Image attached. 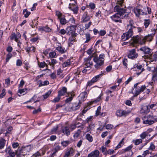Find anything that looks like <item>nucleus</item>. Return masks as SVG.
<instances>
[{"mask_svg": "<svg viewBox=\"0 0 157 157\" xmlns=\"http://www.w3.org/2000/svg\"><path fill=\"white\" fill-rule=\"evenodd\" d=\"M152 79L155 81V80H157V73L154 71L153 74Z\"/></svg>", "mask_w": 157, "mask_h": 157, "instance_id": "obj_64", "label": "nucleus"}, {"mask_svg": "<svg viewBox=\"0 0 157 157\" xmlns=\"http://www.w3.org/2000/svg\"><path fill=\"white\" fill-rule=\"evenodd\" d=\"M90 19V17L88 15L86 12H85L83 14L82 18V21L83 22H86L89 21Z\"/></svg>", "mask_w": 157, "mask_h": 157, "instance_id": "obj_24", "label": "nucleus"}, {"mask_svg": "<svg viewBox=\"0 0 157 157\" xmlns=\"http://www.w3.org/2000/svg\"><path fill=\"white\" fill-rule=\"evenodd\" d=\"M143 57L145 59L149 57L151 59L153 60V61H156L157 60V54H155L153 55H152V54H151L149 56H143Z\"/></svg>", "mask_w": 157, "mask_h": 157, "instance_id": "obj_34", "label": "nucleus"}, {"mask_svg": "<svg viewBox=\"0 0 157 157\" xmlns=\"http://www.w3.org/2000/svg\"><path fill=\"white\" fill-rule=\"evenodd\" d=\"M95 82L94 81L91 79L90 81H89L86 84V89L87 88L88 86H90L94 84Z\"/></svg>", "mask_w": 157, "mask_h": 157, "instance_id": "obj_59", "label": "nucleus"}, {"mask_svg": "<svg viewBox=\"0 0 157 157\" xmlns=\"http://www.w3.org/2000/svg\"><path fill=\"white\" fill-rule=\"evenodd\" d=\"M63 133L67 136H69L70 134V131L69 127L68 126L63 127L62 129Z\"/></svg>", "mask_w": 157, "mask_h": 157, "instance_id": "obj_23", "label": "nucleus"}, {"mask_svg": "<svg viewBox=\"0 0 157 157\" xmlns=\"http://www.w3.org/2000/svg\"><path fill=\"white\" fill-rule=\"evenodd\" d=\"M144 24L145 28H147L149 25L150 21L149 19H145L144 20Z\"/></svg>", "mask_w": 157, "mask_h": 157, "instance_id": "obj_50", "label": "nucleus"}, {"mask_svg": "<svg viewBox=\"0 0 157 157\" xmlns=\"http://www.w3.org/2000/svg\"><path fill=\"white\" fill-rule=\"evenodd\" d=\"M12 56V55L11 53H9L7 54L6 59V63L8 62L9 61L10 59Z\"/></svg>", "mask_w": 157, "mask_h": 157, "instance_id": "obj_58", "label": "nucleus"}, {"mask_svg": "<svg viewBox=\"0 0 157 157\" xmlns=\"http://www.w3.org/2000/svg\"><path fill=\"white\" fill-rule=\"evenodd\" d=\"M56 16H57L58 19L59 20L60 23L62 25H64L68 22V21L66 19L65 16L63 15L60 11H56Z\"/></svg>", "mask_w": 157, "mask_h": 157, "instance_id": "obj_8", "label": "nucleus"}, {"mask_svg": "<svg viewBox=\"0 0 157 157\" xmlns=\"http://www.w3.org/2000/svg\"><path fill=\"white\" fill-rule=\"evenodd\" d=\"M86 138L90 142H92L93 140L92 136L90 134H87L86 135Z\"/></svg>", "mask_w": 157, "mask_h": 157, "instance_id": "obj_47", "label": "nucleus"}, {"mask_svg": "<svg viewBox=\"0 0 157 157\" xmlns=\"http://www.w3.org/2000/svg\"><path fill=\"white\" fill-rule=\"evenodd\" d=\"M76 36H71L68 39V45L71 47V46L74 44V43L75 41L76 38L75 37Z\"/></svg>", "mask_w": 157, "mask_h": 157, "instance_id": "obj_20", "label": "nucleus"}, {"mask_svg": "<svg viewBox=\"0 0 157 157\" xmlns=\"http://www.w3.org/2000/svg\"><path fill=\"white\" fill-rule=\"evenodd\" d=\"M80 97L82 100H84L85 98L87 97V93L86 92L82 93L80 95Z\"/></svg>", "mask_w": 157, "mask_h": 157, "instance_id": "obj_45", "label": "nucleus"}, {"mask_svg": "<svg viewBox=\"0 0 157 157\" xmlns=\"http://www.w3.org/2000/svg\"><path fill=\"white\" fill-rule=\"evenodd\" d=\"M137 69L139 71L140 70V72H137V74L138 75H140L141 73L144 71V68H142V66L141 65L138 66L137 65L136 66Z\"/></svg>", "mask_w": 157, "mask_h": 157, "instance_id": "obj_46", "label": "nucleus"}, {"mask_svg": "<svg viewBox=\"0 0 157 157\" xmlns=\"http://www.w3.org/2000/svg\"><path fill=\"white\" fill-rule=\"evenodd\" d=\"M128 114V113L126 111L121 110H117L116 113V115L120 117L123 116H125Z\"/></svg>", "mask_w": 157, "mask_h": 157, "instance_id": "obj_21", "label": "nucleus"}, {"mask_svg": "<svg viewBox=\"0 0 157 157\" xmlns=\"http://www.w3.org/2000/svg\"><path fill=\"white\" fill-rule=\"evenodd\" d=\"M81 131L80 129H78L75 133L74 135V138H78L80 134L81 133Z\"/></svg>", "mask_w": 157, "mask_h": 157, "instance_id": "obj_55", "label": "nucleus"}, {"mask_svg": "<svg viewBox=\"0 0 157 157\" xmlns=\"http://www.w3.org/2000/svg\"><path fill=\"white\" fill-rule=\"evenodd\" d=\"M134 23L132 20L129 21V24L127 25V28L128 29L127 33L129 35L132 36L133 34V29L136 28L134 26Z\"/></svg>", "mask_w": 157, "mask_h": 157, "instance_id": "obj_10", "label": "nucleus"}, {"mask_svg": "<svg viewBox=\"0 0 157 157\" xmlns=\"http://www.w3.org/2000/svg\"><path fill=\"white\" fill-rule=\"evenodd\" d=\"M124 138H123L122 140L119 142V144L116 147V149L119 148L121 147V146H123L124 144Z\"/></svg>", "mask_w": 157, "mask_h": 157, "instance_id": "obj_53", "label": "nucleus"}, {"mask_svg": "<svg viewBox=\"0 0 157 157\" xmlns=\"http://www.w3.org/2000/svg\"><path fill=\"white\" fill-rule=\"evenodd\" d=\"M108 145V140L105 142V145L101 147V151L104 155H106L107 151L106 146Z\"/></svg>", "mask_w": 157, "mask_h": 157, "instance_id": "obj_33", "label": "nucleus"}, {"mask_svg": "<svg viewBox=\"0 0 157 157\" xmlns=\"http://www.w3.org/2000/svg\"><path fill=\"white\" fill-rule=\"evenodd\" d=\"M80 105L79 104L74 103L71 107L70 111H75L78 109L80 107Z\"/></svg>", "mask_w": 157, "mask_h": 157, "instance_id": "obj_36", "label": "nucleus"}, {"mask_svg": "<svg viewBox=\"0 0 157 157\" xmlns=\"http://www.w3.org/2000/svg\"><path fill=\"white\" fill-rule=\"evenodd\" d=\"M147 133L146 132H143L140 135V136L142 139H144L147 136Z\"/></svg>", "mask_w": 157, "mask_h": 157, "instance_id": "obj_52", "label": "nucleus"}, {"mask_svg": "<svg viewBox=\"0 0 157 157\" xmlns=\"http://www.w3.org/2000/svg\"><path fill=\"white\" fill-rule=\"evenodd\" d=\"M103 73H102L94 77L92 79L95 83L100 80L102 76L103 75Z\"/></svg>", "mask_w": 157, "mask_h": 157, "instance_id": "obj_32", "label": "nucleus"}, {"mask_svg": "<svg viewBox=\"0 0 157 157\" xmlns=\"http://www.w3.org/2000/svg\"><path fill=\"white\" fill-rule=\"evenodd\" d=\"M61 149L60 146L57 144H55L54 145L53 149L52 150L53 151L51 157H54L56 155V154Z\"/></svg>", "mask_w": 157, "mask_h": 157, "instance_id": "obj_14", "label": "nucleus"}, {"mask_svg": "<svg viewBox=\"0 0 157 157\" xmlns=\"http://www.w3.org/2000/svg\"><path fill=\"white\" fill-rule=\"evenodd\" d=\"M21 35L18 33L16 34L15 33H12L10 37L11 40H14L16 42H18L19 39L21 37Z\"/></svg>", "mask_w": 157, "mask_h": 157, "instance_id": "obj_16", "label": "nucleus"}, {"mask_svg": "<svg viewBox=\"0 0 157 157\" xmlns=\"http://www.w3.org/2000/svg\"><path fill=\"white\" fill-rule=\"evenodd\" d=\"M95 125L94 124H90L89 126L87 127L86 132H90V133H91V131L93 130L94 127H95Z\"/></svg>", "mask_w": 157, "mask_h": 157, "instance_id": "obj_38", "label": "nucleus"}, {"mask_svg": "<svg viewBox=\"0 0 157 157\" xmlns=\"http://www.w3.org/2000/svg\"><path fill=\"white\" fill-rule=\"evenodd\" d=\"M92 57H93V60L95 63L94 65L95 68L97 69H99L104 63L105 55L104 54H101L99 55V57H98L96 56V53H94L92 55Z\"/></svg>", "mask_w": 157, "mask_h": 157, "instance_id": "obj_2", "label": "nucleus"}, {"mask_svg": "<svg viewBox=\"0 0 157 157\" xmlns=\"http://www.w3.org/2000/svg\"><path fill=\"white\" fill-rule=\"evenodd\" d=\"M6 140L1 138L0 139V149L3 148L5 146Z\"/></svg>", "mask_w": 157, "mask_h": 157, "instance_id": "obj_41", "label": "nucleus"}, {"mask_svg": "<svg viewBox=\"0 0 157 157\" xmlns=\"http://www.w3.org/2000/svg\"><path fill=\"white\" fill-rule=\"evenodd\" d=\"M74 95L72 93H68L67 94L66 96L67 97H69L65 100L66 103H67L71 101L72 100Z\"/></svg>", "mask_w": 157, "mask_h": 157, "instance_id": "obj_22", "label": "nucleus"}, {"mask_svg": "<svg viewBox=\"0 0 157 157\" xmlns=\"http://www.w3.org/2000/svg\"><path fill=\"white\" fill-rule=\"evenodd\" d=\"M74 152L73 149L72 148H70L66 152L64 157H68L69 156H71L73 155V153Z\"/></svg>", "mask_w": 157, "mask_h": 157, "instance_id": "obj_27", "label": "nucleus"}, {"mask_svg": "<svg viewBox=\"0 0 157 157\" xmlns=\"http://www.w3.org/2000/svg\"><path fill=\"white\" fill-rule=\"evenodd\" d=\"M58 95L61 96L64 95L67 93V88L65 87H63L58 92Z\"/></svg>", "mask_w": 157, "mask_h": 157, "instance_id": "obj_17", "label": "nucleus"}, {"mask_svg": "<svg viewBox=\"0 0 157 157\" xmlns=\"http://www.w3.org/2000/svg\"><path fill=\"white\" fill-rule=\"evenodd\" d=\"M70 142L68 140L64 141L61 143V144L64 147L67 146L70 143Z\"/></svg>", "mask_w": 157, "mask_h": 157, "instance_id": "obj_56", "label": "nucleus"}, {"mask_svg": "<svg viewBox=\"0 0 157 157\" xmlns=\"http://www.w3.org/2000/svg\"><path fill=\"white\" fill-rule=\"evenodd\" d=\"M39 39V37L38 36H37L35 37L32 38L30 40V41L32 43H35Z\"/></svg>", "mask_w": 157, "mask_h": 157, "instance_id": "obj_62", "label": "nucleus"}, {"mask_svg": "<svg viewBox=\"0 0 157 157\" xmlns=\"http://www.w3.org/2000/svg\"><path fill=\"white\" fill-rule=\"evenodd\" d=\"M146 40L144 37L142 36L137 35L133 38L132 41L131 42L132 45L134 46V44L138 43L142 45L145 44Z\"/></svg>", "mask_w": 157, "mask_h": 157, "instance_id": "obj_7", "label": "nucleus"}, {"mask_svg": "<svg viewBox=\"0 0 157 157\" xmlns=\"http://www.w3.org/2000/svg\"><path fill=\"white\" fill-rule=\"evenodd\" d=\"M61 99V97L58 95L57 96L55 97L53 100L51 101L53 103H56L59 102Z\"/></svg>", "mask_w": 157, "mask_h": 157, "instance_id": "obj_48", "label": "nucleus"}, {"mask_svg": "<svg viewBox=\"0 0 157 157\" xmlns=\"http://www.w3.org/2000/svg\"><path fill=\"white\" fill-rule=\"evenodd\" d=\"M67 34L71 35V36H77V34L75 33V29L73 26H69L66 29Z\"/></svg>", "mask_w": 157, "mask_h": 157, "instance_id": "obj_11", "label": "nucleus"}, {"mask_svg": "<svg viewBox=\"0 0 157 157\" xmlns=\"http://www.w3.org/2000/svg\"><path fill=\"white\" fill-rule=\"evenodd\" d=\"M99 151L98 150H95L92 151L88 155V157H99Z\"/></svg>", "mask_w": 157, "mask_h": 157, "instance_id": "obj_19", "label": "nucleus"}, {"mask_svg": "<svg viewBox=\"0 0 157 157\" xmlns=\"http://www.w3.org/2000/svg\"><path fill=\"white\" fill-rule=\"evenodd\" d=\"M87 67L83 66H81L80 67L77 68V71L76 74L77 75H78L80 74V72H81L82 71V73H86L88 70V69H87Z\"/></svg>", "mask_w": 157, "mask_h": 157, "instance_id": "obj_18", "label": "nucleus"}, {"mask_svg": "<svg viewBox=\"0 0 157 157\" xmlns=\"http://www.w3.org/2000/svg\"><path fill=\"white\" fill-rule=\"evenodd\" d=\"M72 64V62L70 59H68L67 61H65L62 64L63 68L67 67H69Z\"/></svg>", "mask_w": 157, "mask_h": 157, "instance_id": "obj_25", "label": "nucleus"}, {"mask_svg": "<svg viewBox=\"0 0 157 157\" xmlns=\"http://www.w3.org/2000/svg\"><path fill=\"white\" fill-rule=\"evenodd\" d=\"M56 49L61 54L64 53L66 52L65 48L61 46L56 47Z\"/></svg>", "mask_w": 157, "mask_h": 157, "instance_id": "obj_37", "label": "nucleus"}, {"mask_svg": "<svg viewBox=\"0 0 157 157\" xmlns=\"http://www.w3.org/2000/svg\"><path fill=\"white\" fill-rule=\"evenodd\" d=\"M52 91L49 90L45 94L43 95L44 99L47 98L51 94Z\"/></svg>", "mask_w": 157, "mask_h": 157, "instance_id": "obj_51", "label": "nucleus"}, {"mask_svg": "<svg viewBox=\"0 0 157 157\" xmlns=\"http://www.w3.org/2000/svg\"><path fill=\"white\" fill-rule=\"evenodd\" d=\"M58 63V60L56 59H51V61L49 62V65L51 66V67L53 69L55 68V65Z\"/></svg>", "mask_w": 157, "mask_h": 157, "instance_id": "obj_26", "label": "nucleus"}, {"mask_svg": "<svg viewBox=\"0 0 157 157\" xmlns=\"http://www.w3.org/2000/svg\"><path fill=\"white\" fill-rule=\"evenodd\" d=\"M144 124L151 125L157 121V118L154 117L152 115H149L144 116L142 118Z\"/></svg>", "mask_w": 157, "mask_h": 157, "instance_id": "obj_5", "label": "nucleus"}, {"mask_svg": "<svg viewBox=\"0 0 157 157\" xmlns=\"http://www.w3.org/2000/svg\"><path fill=\"white\" fill-rule=\"evenodd\" d=\"M39 87L42 86H44L48 85L49 84V82L48 80H45L44 82H42V81L40 80L39 81Z\"/></svg>", "mask_w": 157, "mask_h": 157, "instance_id": "obj_39", "label": "nucleus"}, {"mask_svg": "<svg viewBox=\"0 0 157 157\" xmlns=\"http://www.w3.org/2000/svg\"><path fill=\"white\" fill-rule=\"evenodd\" d=\"M140 50L143 51L145 54H149L151 52V49L145 46L140 48Z\"/></svg>", "mask_w": 157, "mask_h": 157, "instance_id": "obj_31", "label": "nucleus"}, {"mask_svg": "<svg viewBox=\"0 0 157 157\" xmlns=\"http://www.w3.org/2000/svg\"><path fill=\"white\" fill-rule=\"evenodd\" d=\"M102 94H100V95L97 98V99L93 101H90L88 103V104L89 105H92L94 103H96L99 101L101 99V97Z\"/></svg>", "mask_w": 157, "mask_h": 157, "instance_id": "obj_35", "label": "nucleus"}, {"mask_svg": "<svg viewBox=\"0 0 157 157\" xmlns=\"http://www.w3.org/2000/svg\"><path fill=\"white\" fill-rule=\"evenodd\" d=\"M154 34L153 33L148 34V35L145 36V40L148 41H151Z\"/></svg>", "mask_w": 157, "mask_h": 157, "instance_id": "obj_40", "label": "nucleus"}, {"mask_svg": "<svg viewBox=\"0 0 157 157\" xmlns=\"http://www.w3.org/2000/svg\"><path fill=\"white\" fill-rule=\"evenodd\" d=\"M35 47L32 46L30 47L25 48V50L27 52L29 53L31 51H33L34 52L35 50Z\"/></svg>", "mask_w": 157, "mask_h": 157, "instance_id": "obj_43", "label": "nucleus"}, {"mask_svg": "<svg viewBox=\"0 0 157 157\" xmlns=\"http://www.w3.org/2000/svg\"><path fill=\"white\" fill-rule=\"evenodd\" d=\"M31 145L22 147L21 148L19 147L16 151V154L20 157L21 155L24 156L27 155L31 150Z\"/></svg>", "mask_w": 157, "mask_h": 157, "instance_id": "obj_3", "label": "nucleus"}, {"mask_svg": "<svg viewBox=\"0 0 157 157\" xmlns=\"http://www.w3.org/2000/svg\"><path fill=\"white\" fill-rule=\"evenodd\" d=\"M132 146L131 145H130L128 147H127L126 148H125L123 149V152H125L126 151H129L132 148Z\"/></svg>", "mask_w": 157, "mask_h": 157, "instance_id": "obj_60", "label": "nucleus"}, {"mask_svg": "<svg viewBox=\"0 0 157 157\" xmlns=\"http://www.w3.org/2000/svg\"><path fill=\"white\" fill-rule=\"evenodd\" d=\"M23 13L25 17H28L30 14V12L29 11H28L27 9H25L24 10Z\"/></svg>", "mask_w": 157, "mask_h": 157, "instance_id": "obj_49", "label": "nucleus"}, {"mask_svg": "<svg viewBox=\"0 0 157 157\" xmlns=\"http://www.w3.org/2000/svg\"><path fill=\"white\" fill-rule=\"evenodd\" d=\"M124 0H118L117 3L118 5H116L114 8L115 12H117L122 19L126 18L128 17V14L126 12V9L122 7V4Z\"/></svg>", "mask_w": 157, "mask_h": 157, "instance_id": "obj_1", "label": "nucleus"}, {"mask_svg": "<svg viewBox=\"0 0 157 157\" xmlns=\"http://www.w3.org/2000/svg\"><path fill=\"white\" fill-rule=\"evenodd\" d=\"M117 86L114 85L110 87V90H109V93H112L116 89Z\"/></svg>", "mask_w": 157, "mask_h": 157, "instance_id": "obj_57", "label": "nucleus"}, {"mask_svg": "<svg viewBox=\"0 0 157 157\" xmlns=\"http://www.w3.org/2000/svg\"><path fill=\"white\" fill-rule=\"evenodd\" d=\"M133 142L134 143L135 145H138L142 143V140L141 139H137L135 140H133Z\"/></svg>", "mask_w": 157, "mask_h": 157, "instance_id": "obj_44", "label": "nucleus"}, {"mask_svg": "<svg viewBox=\"0 0 157 157\" xmlns=\"http://www.w3.org/2000/svg\"><path fill=\"white\" fill-rule=\"evenodd\" d=\"M92 58V56L90 57H88L87 58H85L84 61L85 62V64L83 66L87 67V68H89L91 66L92 64V62H90V60Z\"/></svg>", "mask_w": 157, "mask_h": 157, "instance_id": "obj_15", "label": "nucleus"}, {"mask_svg": "<svg viewBox=\"0 0 157 157\" xmlns=\"http://www.w3.org/2000/svg\"><path fill=\"white\" fill-rule=\"evenodd\" d=\"M39 29L40 31H44L46 32H50L52 30L47 25L40 27L39 28Z\"/></svg>", "mask_w": 157, "mask_h": 157, "instance_id": "obj_30", "label": "nucleus"}, {"mask_svg": "<svg viewBox=\"0 0 157 157\" xmlns=\"http://www.w3.org/2000/svg\"><path fill=\"white\" fill-rule=\"evenodd\" d=\"M106 32L104 30H100L99 32V36H103L105 34Z\"/></svg>", "mask_w": 157, "mask_h": 157, "instance_id": "obj_63", "label": "nucleus"}, {"mask_svg": "<svg viewBox=\"0 0 157 157\" xmlns=\"http://www.w3.org/2000/svg\"><path fill=\"white\" fill-rule=\"evenodd\" d=\"M134 10L136 16L138 17H139L140 15H145L147 14L146 8L140 5H138L135 8Z\"/></svg>", "mask_w": 157, "mask_h": 157, "instance_id": "obj_4", "label": "nucleus"}, {"mask_svg": "<svg viewBox=\"0 0 157 157\" xmlns=\"http://www.w3.org/2000/svg\"><path fill=\"white\" fill-rule=\"evenodd\" d=\"M85 37L86 40L85 42V43H87L90 41L91 39V37L90 34L88 33H86L85 34Z\"/></svg>", "mask_w": 157, "mask_h": 157, "instance_id": "obj_42", "label": "nucleus"}, {"mask_svg": "<svg viewBox=\"0 0 157 157\" xmlns=\"http://www.w3.org/2000/svg\"><path fill=\"white\" fill-rule=\"evenodd\" d=\"M110 17L113 21L115 22H122L121 19H122V17H121V16L117 13L111 16Z\"/></svg>", "mask_w": 157, "mask_h": 157, "instance_id": "obj_13", "label": "nucleus"}, {"mask_svg": "<svg viewBox=\"0 0 157 157\" xmlns=\"http://www.w3.org/2000/svg\"><path fill=\"white\" fill-rule=\"evenodd\" d=\"M49 56L52 58L56 57V53L54 51L51 52L49 53Z\"/></svg>", "mask_w": 157, "mask_h": 157, "instance_id": "obj_54", "label": "nucleus"}, {"mask_svg": "<svg viewBox=\"0 0 157 157\" xmlns=\"http://www.w3.org/2000/svg\"><path fill=\"white\" fill-rule=\"evenodd\" d=\"M146 88V86L145 85L141 86L140 85V83H138L134 84V88L133 89L134 91V97H136L138 95L140 94V93L143 92Z\"/></svg>", "mask_w": 157, "mask_h": 157, "instance_id": "obj_6", "label": "nucleus"}, {"mask_svg": "<svg viewBox=\"0 0 157 157\" xmlns=\"http://www.w3.org/2000/svg\"><path fill=\"white\" fill-rule=\"evenodd\" d=\"M138 56V54L136 52L135 49H131L129 51L128 56L129 58L133 59L136 58Z\"/></svg>", "mask_w": 157, "mask_h": 157, "instance_id": "obj_12", "label": "nucleus"}, {"mask_svg": "<svg viewBox=\"0 0 157 157\" xmlns=\"http://www.w3.org/2000/svg\"><path fill=\"white\" fill-rule=\"evenodd\" d=\"M155 148V146L153 143H151L150 146L148 148V150L153 151Z\"/></svg>", "mask_w": 157, "mask_h": 157, "instance_id": "obj_61", "label": "nucleus"}, {"mask_svg": "<svg viewBox=\"0 0 157 157\" xmlns=\"http://www.w3.org/2000/svg\"><path fill=\"white\" fill-rule=\"evenodd\" d=\"M132 36L129 35L127 32L124 33L121 36V39L123 41H124L128 39L129 38L131 37Z\"/></svg>", "mask_w": 157, "mask_h": 157, "instance_id": "obj_28", "label": "nucleus"}, {"mask_svg": "<svg viewBox=\"0 0 157 157\" xmlns=\"http://www.w3.org/2000/svg\"><path fill=\"white\" fill-rule=\"evenodd\" d=\"M150 111V109L148 108V106L147 105L144 106L142 108L140 113H147Z\"/></svg>", "mask_w": 157, "mask_h": 157, "instance_id": "obj_29", "label": "nucleus"}, {"mask_svg": "<svg viewBox=\"0 0 157 157\" xmlns=\"http://www.w3.org/2000/svg\"><path fill=\"white\" fill-rule=\"evenodd\" d=\"M75 0H74V3H70L69 4V8L72 11L74 14H77L78 12V8L76 5Z\"/></svg>", "mask_w": 157, "mask_h": 157, "instance_id": "obj_9", "label": "nucleus"}]
</instances>
